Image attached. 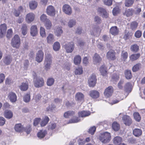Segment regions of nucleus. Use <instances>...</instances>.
<instances>
[{
  "label": "nucleus",
  "instance_id": "obj_26",
  "mask_svg": "<svg viewBox=\"0 0 145 145\" xmlns=\"http://www.w3.org/2000/svg\"><path fill=\"white\" fill-rule=\"evenodd\" d=\"M4 115L6 118L10 119L12 118L13 114L11 111L7 110L5 111Z\"/></svg>",
  "mask_w": 145,
  "mask_h": 145
},
{
  "label": "nucleus",
  "instance_id": "obj_17",
  "mask_svg": "<svg viewBox=\"0 0 145 145\" xmlns=\"http://www.w3.org/2000/svg\"><path fill=\"white\" fill-rule=\"evenodd\" d=\"M4 63L6 65H9L12 61V58L10 55L6 56L3 59Z\"/></svg>",
  "mask_w": 145,
  "mask_h": 145
},
{
  "label": "nucleus",
  "instance_id": "obj_19",
  "mask_svg": "<svg viewBox=\"0 0 145 145\" xmlns=\"http://www.w3.org/2000/svg\"><path fill=\"white\" fill-rule=\"evenodd\" d=\"M110 33L112 35H116L118 34L119 32V30L117 27L116 26L112 27L110 30Z\"/></svg>",
  "mask_w": 145,
  "mask_h": 145
},
{
  "label": "nucleus",
  "instance_id": "obj_31",
  "mask_svg": "<svg viewBox=\"0 0 145 145\" xmlns=\"http://www.w3.org/2000/svg\"><path fill=\"white\" fill-rule=\"evenodd\" d=\"M47 132L45 130H41L39 131L37 134L38 137L40 138H44L47 134Z\"/></svg>",
  "mask_w": 145,
  "mask_h": 145
},
{
  "label": "nucleus",
  "instance_id": "obj_21",
  "mask_svg": "<svg viewBox=\"0 0 145 145\" xmlns=\"http://www.w3.org/2000/svg\"><path fill=\"white\" fill-rule=\"evenodd\" d=\"M14 129L16 131L18 132H23L24 130V128L20 123L16 124L14 127Z\"/></svg>",
  "mask_w": 145,
  "mask_h": 145
},
{
  "label": "nucleus",
  "instance_id": "obj_43",
  "mask_svg": "<svg viewBox=\"0 0 145 145\" xmlns=\"http://www.w3.org/2000/svg\"><path fill=\"white\" fill-rule=\"evenodd\" d=\"M76 24V21L75 20L71 19L69 20L68 22V25L69 27L71 28L75 25Z\"/></svg>",
  "mask_w": 145,
  "mask_h": 145
},
{
  "label": "nucleus",
  "instance_id": "obj_36",
  "mask_svg": "<svg viewBox=\"0 0 145 145\" xmlns=\"http://www.w3.org/2000/svg\"><path fill=\"white\" fill-rule=\"evenodd\" d=\"M131 84L130 83H127L124 86L125 91L126 92H131Z\"/></svg>",
  "mask_w": 145,
  "mask_h": 145
},
{
  "label": "nucleus",
  "instance_id": "obj_55",
  "mask_svg": "<svg viewBox=\"0 0 145 145\" xmlns=\"http://www.w3.org/2000/svg\"><path fill=\"white\" fill-rule=\"evenodd\" d=\"M133 34L129 32H125L124 36V39L125 40H127L130 38L132 36Z\"/></svg>",
  "mask_w": 145,
  "mask_h": 145
},
{
  "label": "nucleus",
  "instance_id": "obj_44",
  "mask_svg": "<svg viewBox=\"0 0 145 145\" xmlns=\"http://www.w3.org/2000/svg\"><path fill=\"white\" fill-rule=\"evenodd\" d=\"M22 33L24 35H26L27 32V26L26 24H24L22 25L21 28Z\"/></svg>",
  "mask_w": 145,
  "mask_h": 145
},
{
  "label": "nucleus",
  "instance_id": "obj_14",
  "mask_svg": "<svg viewBox=\"0 0 145 145\" xmlns=\"http://www.w3.org/2000/svg\"><path fill=\"white\" fill-rule=\"evenodd\" d=\"M122 120L124 123L126 125L129 126L132 123V120L129 116L124 115L122 117Z\"/></svg>",
  "mask_w": 145,
  "mask_h": 145
},
{
  "label": "nucleus",
  "instance_id": "obj_50",
  "mask_svg": "<svg viewBox=\"0 0 145 145\" xmlns=\"http://www.w3.org/2000/svg\"><path fill=\"white\" fill-rule=\"evenodd\" d=\"M44 22L45 26L47 29H50L52 26V23L50 20H47Z\"/></svg>",
  "mask_w": 145,
  "mask_h": 145
},
{
  "label": "nucleus",
  "instance_id": "obj_42",
  "mask_svg": "<svg viewBox=\"0 0 145 145\" xmlns=\"http://www.w3.org/2000/svg\"><path fill=\"white\" fill-rule=\"evenodd\" d=\"M49 120V119L48 117L47 116H45L40 123L41 126L42 127L45 126L48 123Z\"/></svg>",
  "mask_w": 145,
  "mask_h": 145
},
{
  "label": "nucleus",
  "instance_id": "obj_27",
  "mask_svg": "<svg viewBox=\"0 0 145 145\" xmlns=\"http://www.w3.org/2000/svg\"><path fill=\"white\" fill-rule=\"evenodd\" d=\"M134 12V10L132 8H129L126 10L124 15L127 17H129L132 16Z\"/></svg>",
  "mask_w": 145,
  "mask_h": 145
},
{
  "label": "nucleus",
  "instance_id": "obj_7",
  "mask_svg": "<svg viewBox=\"0 0 145 145\" xmlns=\"http://www.w3.org/2000/svg\"><path fill=\"white\" fill-rule=\"evenodd\" d=\"M101 30L98 26H93L90 28V32L92 35L96 36L98 34H99Z\"/></svg>",
  "mask_w": 145,
  "mask_h": 145
},
{
  "label": "nucleus",
  "instance_id": "obj_51",
  "mask_svg": "<svg viewBox=\"0 0 145 145\" xmlns=\"http://www.w3.org/2000/svg\"><path fill=\"white\" fill-rule=\"evenodd\" d=\"M122 96L121 95H120L117 97L118 99H115L113 100L112 104V105L118 103L120 101L123 100V97H122Z\"/></svg>",
  "mask_w": 145,
  "mask_h": 145
},
{
  "label": "nucleus",
  "instance_id": "obj_3",
  "mask_svg": "<svg viewBox=\"0 0 145 145\" xmlns=\"http://www.w3.org/2000/svg\"><path fill=\"white\" fill-rule=\"evenodd\" d=\"M20 39L19 36L17 35H15L12 39L11 44L14 47L18 48L20 45Z\"/></svg>",
  "mask_w": 145,
  "mask_h": 145
},
{
  "label": "nucleus",
  "instance_id": "obj_40",
  "mask_svg": "<svg viewBox=\"0 0 145 145\" xmlns=\"http://www.w3.org/2000/svg\"><path fill=\"white\" fill-rule=\"evenodd\" d=\"M83 69L82 67H79L76 68L74 71L76 75H80L83 73Z\"/></svg>",
  "mask_w": 145,
  "mask_h": 145
},
{
  "label": "nucleus",
  "instance_id": "obj_57",
  "mask_svg": "<svg viewBox=\"0 0 145 145\" xmlns=\"http://www.w3.org/2000/svg\"><path fill=\"white\" fill-rule=\"evenodd\" d=\"M94 22L97 24H99L101 22V18L98 16H95L94 19Z\"/></svg>",
  "mask_w": 145,
  "mask_h": 145
},
{
  "label": "nucleus",
  "instance_id": "obj_29",
  "mask_svg": "<svg viewBox=\"0 0 145 145\" xmlns=\"http://www.w3.org/2000/svg\"><path fill=\"white\" fill-rule=\"evenodd\" d=\"M100 71L103 76H106L107 74L106 69L105 65H102L100 68Z\"/></svg>",
  "mask_w": 145,
  "mask_h": 145
},
{
  "label": "nucleus",
  "instance_id": "obj_38",
  "mask_svg": "<svg viewBox=\"0 0 145 145\" xmlns=\"http://www.w3.org/2000/svg\"><path fill=\"white\" fill-rule=\"evenodd\" d=\"M74 114V112L73 111H68L65 112L64 114V117L66 118H68L70 116H73Z\"/></svg>",
  "mask_w": 145,
  "mask_h": 145
},
{
  "label": "nucleus",
  "instance_id": "obj_28",
  "mask_svg": "<svg viewBox=\"0 0 145 145\" xmlns=\"http://www.w3.org/2000/svg\"><path fill=\"white\" fill-rule=\"evenodd\" d=\"M93 61L95 64H97L101 61V59L99 55L97 53H95L93 58Z\"/></svg>",
  "mask_w": 145,
  "mask_h": 145
},
{
  "label": "nucleus",
  "instance_id": "obj_11",
  "mask_svg": "<svg viewBox=\"0 0 145 145\" xmlns=\"http://www.w3.org/2000/svg\"><path fill=\"white\" fill-rule=\"evenodd\" d=\"M47 14L51 16H54L56 14L55 10L54 8L52 6H49L46 9Z\"/></svg>",
  "mask_w": 145,
  "mask_h": 145
},
{
  "label": "nucleus",
  "instance_id": "obj_62",
  "mask_svg": "<svg viewBox=\"0 0 145 145\" xmlns=\"http://www.w3.org/2000/svg\"><path fill=\"white\" fill-rule=\"evenodd\" d=\"M12 34V29H9L8 30L6 37L7 38L9 39L11 38Z\"/></svg>",
  "mask_w": 145,
  "mask_h": 145
},
{
  "label": "nucleus",
  "instance_id": "obj_10",
  "mask_svg": "<svg viewBox=\"0 0 145 145\" xmlns=\"http://www.w3.org/2000/svg\"><path fill=\"white\" fill-rule=\"evenodd\" d=\"M97 79L94 75H92L88 80V84L90 87H94L96 82Z\"/></svg>",
  "mask_w": 145,
  "mask_h": 145
},
{
  "label": "nucleus",
  "instance_id": "obj_45",
  "mask_svg": "<svg viewBox=\"0 0 145 145\" xmlns=\"http://www.w3.org/2000/svg\"><path fill=\"white\" fill-rule=\"evenodd\" d=\"M125 75L126 78L127 79H130L132 77L131 72L130 70H126L125 72Z\"/></svg>",
  "mask_w": 145,
  "mask_h": 145
},
{
  "label": "nucleus",
  "instance_id": "obj_52",
  "mask_svg": "<svg viewBox=\"0 0 145 145\" xmlns=\"http://www.w3.org/2000/svg\"><path fill=\"white\" fill-rule=\"evenodd\" d=\"M80 121V120L78 117H74L69 121V123H75L78 122Z\"/></svg>",
  "mask_w": 145,
  "mask_h": 145
},
{
  "label": "nucleus",
  "instance_id": "obj_24",
  "mask_svg": "<svg viewBox=\"0 0 145 145\" xmlns=\"http://www.w3.org/2000/svg\"><path fill=\"white\" fill-rule=\"evenodd\" d=\"M37 33V26L34 25L32 26L31 28V34L34 37L36 35Z\"/></svg>",
  "mask_w": 145,
  "mask_h": 145
},
{
  "label": "nucleus",
  "instance_id": "obj_25",
  "mask_svg": "<svg viewBox=\"0 0 145 145\" xmlns=\"http://www.w3.org/2000/svg\"><path fill=\"white\" fill-rule=\"evenodd\" d=\"M129 25L130 28L131 30L135 31L137 27L138 23L136 21H133L131 22Z\"/></svg>",
  "mask_w": 145,
  "mask_h": 145
},
{
  "label": "nucleus",
  "instance_id": "obj_12",
  "mask_svg": "<svg viewBox=\"0 0 145 145\" xmlns=\"http://www.w3.org/2000/svg\"><path fill=\"white\" fill-rule=\"evenodd\" d=\"M113 92V89L112 87L110 86L106 88L104 93L105 96L106 97L111 96Z\"/></svg>",
  "mask_w": 145,
  "mask_h": 145
},
{
  "label": "nucleus",
  "instance_id": "obj_48",
  "mask_svg": "<svg viewBox=\"0 0 145 145\" xmlns=\"http://www.w3.org/2000/svg\"><path fill=\"white\" fill-rule=\"evenodd\" d=\"M122 139L121 137H115L114 139V142L115 144H118L121 142Z\"/></svg>",
  "mask_w": 145,
  "mask_h": 145
},
{
  "label": "nucleus",
  "instance_id": "obj_61",
  "mask_svg": "<svg viewBox=\"0 0 145 145\" xmlns=\"http://www.w3.org/2000/svg\"><path fill=\"white\" fill-rule=\"evenodd\" d=\"M96 128L95 127L93 126L90 127L89 129V133L92 135H93L96 131Z\"/></svg>",
  "mask_w": 145,
  "mask_h": 145
},
{
  "label": "nucleus",
  "instance_id": "obj_56",
  "mask_svg": "<svg viewBox=\"0 0 145 145\" xmlns=\"http://www.w3.org/2000/svg\"><path fill=\"white\" fill-rule=\"evenodd\" d=\"M54 78H50L47 80V84L48 86H52L54 82Z\"/></svg>",
  "mask_w": 145,
  "mask_h": 145
},
{
  "label": "nucleus",
  "instance_id": "obj_60",
  "mask_svg": "<svg viewBox=\"0 0 145 145\" xmlns=\"http://www.w3.org/2000/svg\"><path fill=\"white\" fill-rule=\"evenodd\" d=\"M31 126L30 125H28L24 128V131H25L27 134H29L31 130Z\"/></svg>",
  "mask_w": 145,
  "mask_h": 145
},
{
  "label": "nucleus",
  "instance_id": "obj_30",
  "mask_svg": "<svg viewBox=\"0 0 145 145\" xmlns=\"http://www.w3.org/2000/svg\"><path fill=\"white\" fill-rule=\"evenodd\" d=\"M91 112L89 111H83L79 112L78 114L79 117H86L90 115Z\"/></svg>",
  "mask_w": 145,
  "mask_h": 145
},
{
  "label": "nucleus",
  "instance_id": "obj_37",
  "mask_svg": "<svg viewBox=\"0 0 145 145\" xmlns=\"http://www.w3.org/2000/svg\"><path fill=\"white\" fill-rule=\"evenodd\" d=\"M37 6V2L35 1H31L29 3V6L31 9L34 10L35 9Z\"/></svg>",
  "mask_w": 145,
  "mask_h": 145
},
{
  "label": "nucleus",
  "instance_id": "obj_15",
  "mask_svg": "<svg viewBox=\"0 0 145 145\" xmlns=\"http://www.w3.org/2000/svg\"><path fill=\"white\" fill-rule=\"evenodd\" d=\"M35 14L32 13H29L27 14L26 17V20L28 23L33 21L35 18Z\"/></svg>",
  "mask_w": 145,
  "mask_h": 145
},
{
  "label": "nucleus",
  "instance_id": "obj_47",
  "mask_svg": "<svg viewBox=\"0 0 145 145\" xmlns=\"http://www.w3.org/2000/svg\"><path fill=\"white\" fill-rule=\"evenodd\" d=\"M60 46L58 42H56L54 43L53 46V48L54 50L57 51L60 48Z\"/></svg>",
  "mask_w": 145,
  "mask_h": 145
},
{
  "label": "nucleus",
  "instance_id": "obj_4",
  "mask_svg": "<svg viewBox=\"0 0 145 145\" xmlns=\"http://www.w3.org/2000/svg\"><path fill=\"white\" fill-rule=\"evenodd\" d=\"M63 47L67 53H71L74 49V44L73 42H71L65 44Z\"/></svg>",
  "mask_w": 145,
  "mask_h": 145
},
{
  "label": "nucleus",
  "instance_id": "obj_8",
  "mask_svg": "<svg viewBox=\"0 0 145 145\" xmlns=\"http://www.w3.org/2000/svg\"><path fill=\"white\" fill-rule=\"evenodd\" d=\"M7 28V25L5 24L0 25V39L3 38L5 36Z\"/></svg>",
  "mask_w": 145,
  "mask_h": 145
},
{
  "label": "nucleus",
  "instance_id": "obj_23",
  "mask_svg": "<svg viewBox=\"0 0 145 145\" xmlns=\"http://www.w3.org/2000/svg\"><path fill=\"white\" fill-rule=\"evenodd\" d=\"M90 96L93 98H97L99 96V92L95 90H92L90 91Z\"/></svg>",
  "mask_w": 145,
  "mask_h": 145
},
{
  "label": "nucleus",
  "instance_id": "obj_49",
  "mask_svg": "<svg viewBox=\"0 0 145 145\" xmlns=\"http://www.w3.org/2000/svg\"><path fill=\"white\" fill-rule=\"evenodd\" d=\"M133 116L135 120L137 121H139L141 119L140 116L138 112H135L133 114Z\"/></svg>",
  "mask_w": 145,
  "mask_h": 145
},
{
  "label": "nucleus",
  "instance_id": "obj_18",
  "mask_svg": "<svg viewBox=\"0 0 145 145\" xmlns=\"http://www.w3.org/2000/svg\"><path fill=\"white\" fill-rule=\"evenodd\" d=\"M19 87L22 91H25L27 90L29 88L28 84L27 82H23L19 86Z\"/></svg>",
  "mask_w": 145,
  "mask_h": 145
},
{
  "label": "nucleus",
  "instance_id": "obj_22",
  "mask_svg": "<svg viewBox=\"0 0 145 145\" xmlns=\"http://www.w3.org/2000/svg\"><path fill=\"white\" fill-rule=\"evenodd\" d=\"M75 99L77 101H81L84 100V95L82 93L78 92L76 95Z\"/></svg>",
  "mask_w": 145,
  "mask_h": 145
},
{
  "label": "nucleus",
  "instance_id": "obj_59",
  "mask_svg": "<svg viewBox=\"0 0 145 145\" xmlns=\"http://www.w3.org/2000/svg\"><path fill=\"white\" fill-rule=\"evenodd\" d=\"M63 33V31L60 28H57L55 32L56 35L57 36H60Z\"/></svg>",
  "mask_w": 145,
  "mask_h": 145
},
{
  "label": "nucleus",
  "instance_id": "obj_53",
  "mask_svg": "<svg viewBox=\"0 0 145 145\" xmlns=\"http://www.w3.org/2000/svg\"><path fill=\"white\" fill-rule=\"evenodd\" d=\"M141 64L140 63H138L135 65L132 68L133 71L135 72L138 71L141 66Z\"/></svg>",
  "mask_w": 145,
  "mask_h": 145
},
{
  "label": "nucleus",
  "instance_id": "obj_33",
  "mask_svg": "<svg viewBox=\"0 0 145 145\" xmlns=\"http://www.w3.org/2000/svg\"><path fill=\"white\" fill-rule=\"evenodd\" d=\"M128 57V53L124 50L122 51L121 54V59L124 61H125Z\"/></svg>",
  "mask_w": 145,
  "mask_h": 145
},
{
  "label": "nucleus",
  "instance_id": "obj_32",
  "mask_svg": "<svg viewBox=\"0 0 145 145\" xmlns=\"http://www.w3.org/2000/svg\"><path fill=\"white\" fill-rule=\"evenodd\" d=\"M133 133L135 137H138L142 134V131L141 129H135L133 130Z\"/></svg>",
  "mask_w": 145,
  "mask_h": 145
},
{
  "label": "nucleus",
  "instance_id": "obj_16",
  "mask_svg": "<svg viewBox=\"0 0 145 145\" xmlns=\"http://www.w3.org/2000/svg\"><path fill=\"white\" fill-rule=\"evenodd\" d=\"M8 97L12 103H15L17 101V96L16 94L13 92H10L9 93Z\"/></svg>",
  "mask_w": 145,
  "mask_h": 145
},
{
  "label": "nucleus",
  "instance_id": "obj_5",
  "mask_svg": "<svg viewBox=\"0 0 145 145\" xmlns=\"http://www.w3.org/2000/svg\"><path fill=\"white\" fill-rule=\"evenodd\" d=\"M34 85L36 88H40L44 84V81L42 78H34Z\"/></svg>",
  "mask_w": 145,
  "mask_h": 145
},
{
  "label": "nucleus",
  "instance_id": "obj_34",
  "mask_svg": "<svg viewBox=\"0 0 145 145\" xmlns=\"http://www.w3.org/2000/svg\"><path fill=\"white\" fill-rule=\"evenodd\" d=\"M81 61V58L79 55H77L75 56L74 59V63L76 65L80 64Z\"/></svg>",
  "mask_w": 145,
  "mask_h": 145
},
{
  "label": "nucleus",
  "instance_id": "obj_54",
  "mask_svg": "<svg viewBox=\"0 0 145 145\" xmlns=\"http://www.w3.org/2000/svg\"><path fill=\"white\" fill-rule=\"evenodd\" d=\"M30 95L28 94H26L23 97L24 101L25 103L29 102L30 100Z\"/></svg>",
  "mask_w": 145,
  "mask_h": 145
},
{
  "label": "nucleus",
  "instance_id": "obj_1",
  "mask_svg": "<svg viewBox=\"0 0 145 145\" xmlns=\"http://www.w3.org/2000/svg\"><path fill=\"white\" fill-rule=\"evenodd\" d=\"M52 63V56L49 53H46L44 63V69L46 71L50 70L51 67Z\"/></svg>",
  "mask_w": 145,
  "mask_h": 145
},
{
  "label": "nucleus",
  "instance_id": "obj_39",
  "mask_svg": "<svg viewBox=\"0 0 145 145\" xmlns=\"http://www.w3.org/2000/svg\"><path fill=\"white\" fill-rule=\"evenodd\" d=\"M139 46L137 44H134L131 46L130 49L131 51L133 52H136L139 50Z\"/></svg>",
  "mask_w": 145,
  "mask_h": 145
},
{
  "label": "nucleus",
  "instance_id": "obj_6",
  "mask_svg": "<svg viewBox=\"0 0 145 145\" xmlns=\"http://www.w3.org/2000/svg\"><path fill=\"white\" fill-rule=\"evenodd\" d=\"M44 53L40 50L37 53L35 57V60L37 62L40 63L42 62L44 59Z\"/></svg>",
  "mask_w": 145,
  "mask_h": 145
},
{
  "label": "nucleus",
  "instance_id": "obj_2",
  "mask_svg": "<svg viewBox=\"0 0 145 145\" xmlns=\"http://www.w3.org/2000/svg\"><path fill=\"white\" fill-rule=\"evenodd\" d=\"M111 138L110 134L106 132L101 135L99 137V140L103 143H106L109 142Z\"/></svg>",
  "mask_w": 145,
  "mask_h": 145
},
{
  "label": "nucleus",
  "instance_id": "obj_35",
  "mask_svg": "<svg viewBox=\"0 0 145 145\" xmlns=\"http://www.w3.org/2000/svg\"><path fill=\"white\" fill-rule=\"evenodd\" d=\"M47 40L48 43H52L54 41V35L51 34H49L47 37Z\"/></svg>",
  "mask_w": 145,
  "mask_h": 145
},
{
  "label": "nucleus",
  "instance_id": "obj_63",
  "mask_svg": "<svg viewBox=\"0 0 145 145\" xmlns=\"http://www.w3.org/2000/svg\"><path fill=\"white\" fill-rule=\"evenodd\" d=\"M103 1L105 5L109 6L112 5V0H104Z\"/></svg>",
  "mask_w": 145,
  "mask_h": 145
},
{
  "label": "nucleus",
  "instance_id": "obj_13",
  "mask_svg": "<svg viewBox=\"0 0 145 145\" xmlns=\"http://www.w3.org/2000/svg\"><path fill=\"white\" fill-rule=\"evenodd\" d=\"M116 53L113 50H110L107 53L106 57L109 60H114L116 59Z\"/></svg>",
  "mask_w": 145,
  "mask_h": 145
},
{
  "label": "nucleus",
  "instance_id": "obj_9",
  "mask_svg": "<svg viewBox=\"0 0 145 145\" xmlns=\"http://www.w3.org/2000/svg\"><path fill=\"white\" fill-rule=\"evenodd\" d=\"M62 10L63 12L69 15H71L72 13L71 7L68 5H64L63 7Z\"/></svg>",
  "mask_w": 145,
  "mask_h": 145
},
{
  "label": "nucleus",
  "instance_id": "obj_41",
  "mask_svg": "<svg viewBox=\"0 0 145 145\" xmlns=\"http://www.w3.org/2000/svg\"><path fill=\"white\" fill-rule=\"evenodd\" d=\"M134 0H125V6L127 7H131L133 4Z\"/></svg>",
  "mask_w": 145,
  "mask_h": 145
},
{
  "label": "nucleus",
  "instance_id": "obj_20",
  "mask_svg": "<svg viewBox=\"0 0 145 145\" xmlns=\"http://www.w3.org/2000/svg\"><path fill=\"white\" fill-rule=\"evenodd\" d=\"M140 56L139 53L131 54L129 57L130 61H136L139 58Z\"/></svg>",
  "mask_w": 145,
  "mask_h": 145
},
{
  "label": "nucleus",
  "instance_id": "obj_46",
  "mask_svg": "<svg viewBox=\"0 0 145 145\" xmlns=\"http://www.w3.org/2000/svg\"><path fill=\"white\" fill-rule=\"evenodd\" d=\"M112 128L115 131H118L120 129L119 125L116 122H114L112 124Z\"/></svg>",
  "mask_w": 145,
  "mask_h": 145
},
{
  "label": "nucleus",
  "instance_id": "obj_64",
  "mask_svg": "<svg viewBox=\"0 0 145 145\" xmlns=\"http://www.w3.org/2000/svg\"><path fill=\"white\" fill-rule=\"evenodd\" d=\"M119 12V9L118 7H115L112 10V13L114 15H116Z\"/></svg>",
  "mask_w": 145,
  "mask_h": 145
},
{
  "label": "nucleus",
  "instance_id": "obj_58",
  "mask_svg": "<svg viewBox=\"0 0 145 145\" xmlns=\"http://www.w3.org/2000/svg\"><path fill=\"white\" fill-rule=\"evenodd\" d=\"M40 35L42 37H45L46 36V33L44 28L41 27H40Z\"/></svg>",
  "mask_w": 145,
  "mask_h": 145
}]
</instances>
